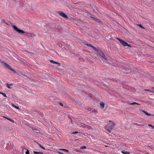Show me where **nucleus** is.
Returning a JSON list of instances; mask_svg holds the SVG:
<instances>
[{
	"mask_svg": "<svg viewBox=\"0 0 154 154\" xmlns=\"http://www.w3.org/2000/svg\"><path fill=\"white\" fill-rule=\"evenodd\" d=\"M86 148V147L85 146H81L80 148V149H85Z\"/></svg>",
	"mask_w": 154,
	"mask_h": 154,
	"instance_id": "21",
	"label": "nucleus"
},
{
	"mask_svg": "<svg viewBox=\"0 0 154 154\" xmlns=\"http://www.w3.org/2000/svg\"><path fill=\"white\" fill-rule=\"evenodd\" d=\"M77 133H78V132L75 131L74 132H73L72 133L73 134H77Z\"/></svg>",
	"mask_w": 154,
	"mask_h": 154,
	"instance_id": "28",
	"label": "nucleus"
},
{
	"mask_svg": "<svg viewBox=\"0 0 154 154\" xmlns=\"http://www.w3.org/2000/svg\"><path fill=\"white\" fill-rule=\"evenodd\" d=\"M3 63L4 66L8 69H9L11 71L13 72L14 73H16V72L13 68H12L9 65L5 62Z\"/></svg>",
	"mask_w": 154,
	"mask_h": 154,
	"instance_id": "3",
	"label": "nucleus"
},
{
	"mask_svg": "<svg viewBox=\"0 0 154 154\" xmlns=\"http://www.w3.org/2000/svg\"><path fill=\"white\" fill-rule=\"evenodd\" d=\"M87 46H90V47H92V45H91V44H87Z\"/></svg>",
	"mask_w": 154,
	"mask_h": 154,
	"instance_id": "26",
	"label": "nucleus"
},
{
	"mask_svg": "<svg viewBox=\"0 0 154 154\" xmlns=\"http://www.w3.org/2000/svg\"><path fill=\"white\" fill-rule=\"evenodd\" d=\"M138 26H139L140 27L143 28V27L140 24L138 25Z\"/></svg>",
	"mask_w": 154,
	"mask_h": 154,
	"instance_id": "27",
	"label": "nucleus"
},
{
	"mask_svg": "<svg viewBox=\"0 0 154 154\" xmlns=\"http://www.w3.org/2000/svg\"><path fill=\"white\" fill-rule=\"evenodd\" d=\"M59 13L60 14V15H61V16H62L64 17L65 18H67V15L66 14H65L64 13H63L62 12H60Z\"/></svg>",
	"mask_w": 154,
	"mask_h": 154,
	"instance_id": "6",
	"label": "nucleus"
},
{
	"mask_svg": "<svg viewBox=\"0 0 154 154\" xmlns=\"http://www.w3.org/2000/svg\"><path fill=\"white\" fill-rule=\"evenodd\" d=\"M13 27L15 31H17L19 33H24L25 32L22 30H21L18 28L15 25L13 26Z\"/></svg>",
	"mask_w": 154,
	"mask_h": 154,
	"instance_id": "5",
	"label": "nucleus"
},
{
	"mask_svg": "<svg viewBox=\"0 0 154 154\" xmlns=\"http://www.w3.org/2000/svg\"><path fill=\"white\" fill-rule=\"evenodd\" d=\"M59 150H63V151H64L65 152H69V151L68 150L66 149H59Z\"/></svg>",
	"mask_w": 154,
	"mask_h": 154,
	"instance_id": "13",
	"label": "nucleus"
},
{
	"mask_svg": "<svg viewBox=\"0 0 154 154\" xmlns=\"http://www.w3.org/2000/svg\"><path fill=\"white\" fill-rule=\"evenodd\" d=\"M59 104H60L61 106H63V103H59Z\"/></svg>",
	"mask_w": 154,
	"mask_h": 154,
	"instance_id": "29",
	"label": "nucleus"
},
{
	"mask_svg": "<svg viewBox=\"0 0 154 154\" xmlns=\"http://www.w3.org/2000/svg\"><path fill=\"white\" fill-rule=\"evenodd\" d=\"M153 89L154 90V87L153 88Z\"/></svg>",
	"mask_w": 154,
	"mask_h": 154,
	"instance_id": "30",
	"label": "nucleus"
},
{
	"mask_svg": "<svg viewBox=\"0 0 154 154\" xmlns=\"http://www.w3.org/2000/svg\"><path fill=\"white\" fill-rule=\"evenodd\" d=\"M97 53L99 55L101 56L103 59L105 60H107V58L106 57V56L104 55V54L102 52V51L100 50H97Z\"/></svg>",
	"mask_w": 154,
	"mask_h": 154,
	"instance_id": "4",
	"label": "nucleus"
},
{
	"mask_svg": "<svg viewBox=\"0 0 154 154\" xmlns=\"http://www.w3.org/2000/svg\"><path fill=\"white\" fill-rule=\"evenodd\" d=\"M38 145L41 148H42L43 149H45L44 148L43 146H42L41 144H38Z\"/></svg>",
	"mask_w": 154,
	"mask_h": 154,
	"instance_id": "22",
	"label": "nucleus"
},
{
	"mask_svg": "<svg viewBox=\"0 0 154 154\" xmlns=\"http://www.w3.org/2000/svg\"><path fill=\"white\" fill-rule=\"evenodd\" d=\"M26 154H29V151L28 150H27L26 151Z\"/></svg>",
	"mask_w": 154,
	"mask_h": 154,
	"instance_id": "24",
	"label": "nucleus"
},
{
	"mask_svg": "<svg viewBox=\"0 0 154 154\" xmlns=\"http://www.w3.org/2000/svg\"><path fill=\"white\" fill-rule=\"evenodd\" d=\"M122 152L124 154H130L129 152H127V151H126L125 150H122Z\"/></svg>",
	"mask_w": 154,
	"mask_h": 154,
	"instance_id": "10",
	"label": "nucleus"
},
{
	"mask_svg": "<svg viewBox=\"0 0 154 154\" xmlns=\"http://www.w3.org/2000/svg\"><path fill=\"white\" fill-rule=\"evenodd\" d=\"M148 126H150V127H152V129H154V126H153L152 125H150V124Z\"/></svg>",
	"mask_w": 154,
	"mask_h": 154,
	"instance_id": "23",
	"label": "nucleus"
},
{
	"mask_svg": "<svg viewBox=\"0 0 154 154\" xmlns=\"http://www.w3.org/2000/svg\"><path fill=\"white\" fill-rule=\"evenodd\" d=\"M6 85H7V87L8 88H10V89L12 87H10V86L12 85V84H6Z\"/></svg>",
	"mask_w": 154,
	"mask_h": 154,
	"instance_id": "12",
	"label": "nucleus"
},
{
	"mask_svg": "<svg viewBox=\"0 0 154 154\" xmlns=\"http://www.w3.org/2000/svg\"><path fill=\"white\" fill-rule=\"evenodd\" d=\"M0 94H2V95L4 97H7V96L6 95V94H5L4 93H2V92H0Z\"/></svg>",
	"mask_w": 154,
	"mask_h": 154,
	"instance_id": "16",
	"label": "nucleus"
},
{
	"mask_svg": "<svg viewBox=\"0 0 154 154\" xmlns=\"http://www.w3.org/2000/svg\"><path fill=\"white\" fill-rule=\"evenodd\" d=\"M4 118H6V119H7L8 120H9V121H10L12 122H14V121L12 119H10L8 118H6V117H4Z\"/></svg>",
	"mask_w": 154,
	"mask_h": 154,
	"instance_id": "14",
	"label": "nucleus"
},
{
	"mask_svg": "<svg viewBox=\"0 0 154 154\" xmlns=\"http://www.w3.org/2000/svg\"><path fill=\"white\" fill-rule=\"evenodd\" d=\"M130 104H131V105H134V104H137V105H139L140 104H139V103H138L136 102H133V103H130Z\"/></svg>",
	"mask_w": 154,
	"mask_h": 154,
	"instance_id": "18",
	"label": "nucleus"
},
{
	"mask_svg": "<svg viewBox=\"0 0 154 154\" xmlns=\"http://www.w3.org/2000/svg\"><path fill=\"white\" fill-rule=\"evenodd\" d=\"M92 48L94 50L97 51V50H98L95 47L92 46Z\"/></svg>",
	"mask_w": 154,
	"mask_h": 154,
	"instance_id": "20",
	"label": "nucleus"
},
{
	"mask_svg": "<svg viewBox=\"0 0 154 154\" xmlns=\"http://www.w3.org/2000/svg\"><path fill=\"white\" fill-rule=\"evenodd\" d=\"M12 106L15 108L17 109H19V107H18V106H15V105H14V104H12Z\"/></svg>",
	"mask_w": 154,
	"mask_h": 154,
	"instance_id": "17",
	"label": "nucleus"
},
{
	"mask_svg": "<svg viewBox=\"0 0 154 154\" xmlns=\"http://www.w3.org/2000/svg\"><path fill=\"white\" fill-rule=\"evenodd\" d=\"M92 18L94 19V21H95L96 22L99 23H102L101 21L99 19L94 18L93 17H92Z\"/></svg>",
	"mask_w": 154,
	"mask_h": 154,
	"instance_id": "8",
	"label": "nucleus"
},
{
	"mask_svg": "<svg viewBox=\"0 0 154 154\" xmlns=\"http://www.w3.org/2000/svg\"><path fill=\"white\" fill-rule=\"evenodd\" d=\"M144 91H149V92H151V93H153V92H154L152 91H151L149 89H145L144 90Z\"/></svg>",
	"mask_w": 154,
	"mask_h": 154,
	"instance_id": "19",
	"label": "nucleus"
},
{
	"mask_svg": "<svg viewBox=\"0 0 154 154\" xmlns=\"http://www.w3.org/2000/svg\"><path fill=\"white\" fill-rule=\"evenodd\" d=\"M116 39L120 41V43L123 46H128L130 47H131V46L130 45L128 44L127 42H125L122 40V39H121L118 38H117Z\"/></svg>",
	"mask_w": 154,
	"mask_h": 154,
	"instance_id": "2",
	"label": "nucleus"
},
{
	"mask_svg": "<svg viewBox=\"0 0 154 154\" xmlns=\"http://www.w3.org/2000/svg\"><path fill=\"white\" fill-rule=\"evenodd\" d=\"M87 107V108H86V109H88L89 111H90L91 110V109L90 108H89L88 107Z\"/></svg>",
	"mask_w": 154,
	"mask_h": 154,
	"instance_id": "25",
	"label": "nucleus"
},
{
	"mask_svg": "<svg viewBox=\"0 0 154 154\" xmlns=\"http://www.w3.org/2000/svg\"><path fill=\"white\" fill-rule=\"evenodd\" d=\"M142 111L144 113H145L146 115H147L148 116H150L151 115L148 113V112H146V111H145V110H143Z\"/></svg>",
	"mask_w": 154,
	"mask_h": 154,
	"instance_id": "11",
	"label": "nucleus"
},
{
	"mask_svg": "<svg viewBox=\"0 0 154 154\" xmlns=\"http://www.w3.org/2000/svg\"><path fill=\"white\" fill-rule=\"evenodd\" d=\"M100 107H101V108H103L104 106V103L103 102H101L100 103Z\"/></svg>",
	"mask_w": 154,
	"mask_h": 154,
	"instance_id": "9",
	"label": "nucleus"
},
{
	"mask_svg": "<svg viewBox=\"0 0 154 154\" xmlns=\"http://www.w3.org/2000/svg\"><path fill=\"white\" fill-rule=\"evenodd\" d=\"M50 62L52 63H54V64H57L58 65V66H60V64L57 62H55L54 61H53V60H50Z\"/></svg>",
	"mask_w": 154,
	"mask_h": 154,
	"instance_id": "7",
	"label": "nucleus"
},
{
	"mask_svg": "<svg viewBox=\"0 0 154 154\" xmlns=\"http://www.w3.org/2000/svg\"><path fill=\"white\" fill-rule=\"evenodd\" d=\"M115 125L114 122L109 120L108 124L105 126V128L107 130L110 132L111 130L113 129Z\"/></svg>",
	"mask_w": 154,
	"mask_h": 154,
	"instance_id": "1",
	"label": "nucleus"
},
{
	"mask_svg": "<svg viewBox=\"0 0 154 154\" xmlns=\"http://www.w3.org/2000/svg\"><path fill=\"white\" fill-rule=\"evenodd\" d=\"M33 152L34 154H42L43 153H42L41 152H37V151H33Z\"/></svg>",
	"mask_w": 154,
	"mask_h": 154,
	"instance_id": "15",
	"label": "nucleus"
}]
</instances>
